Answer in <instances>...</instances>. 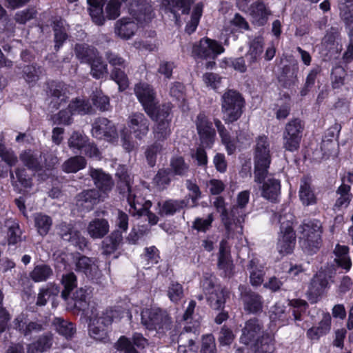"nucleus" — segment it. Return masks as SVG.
<instances>
[{"mask_svg":"<svg viewBox=\"0 0 353 353\" xmlns=\"http://www.w3.org/2000/svg\"><path fill=\"white\" fill-rule=\"evenodd\" d=\"M150 122L148 117L142 112H132L128 118V126L130 130L128 134L125 130L121 132L122 145L127 152H131L135 147L132 140V134L135 139L141 140L150 132Z\"/></svg>","mask_w":353,"mask_h":353,"instance_id":"nucleus-1","label":"nucleus"},{"mask_svg":"<svg viewBox=\"0 0 353 353\" xmlns=\"http://www.w3.org/2000/svg\"><path fill=\"white\" fill-rule=\"evenodd\" d=\"M254 148V181L261 183L268 174L271 163L270 143L266 135H259L255 139Z\"/></svg>","mask_w":353,"mask_h":353,"instance_id":"nucleus-2","label":"nucleus"},{"mask_svg":"<svg viewBox=\"0 0 353 353\" xmlns=\"http://www.w3.org/2000/svg\"><path fill=\"white\" fill-rule=\"evenodd\" d=\"M141 323L150 331L164 334L172 327V318L165 310L157 306L143 308L141 312Z\"/></svg>","mask_w":353,"mask_h":353,"instance_id":"nucleus-3","label":"nucleus"},{"mask_svg":"<svg viewBox=\"0 0 353 353\" xmlns=\"http://www.w3.org/2000/svg\"><path fill=\"white\" fill-rule=\"evenodd\" d=\"M119 316V311L107 309L101 314L96 312L94 307L91 310L89 316V334L94 339L106 343L108 341L107 327L110 325L113 320Z\"/></svg>","mask_w":353,"mask_h":353,"instance_id":"nucleus-4","label":"nucleus"},{"mask_svg":"<svg viewBox=\"0 0 353 353\" xmlns=\"http://www.w3.org/2000/svg\"><path fill=\"white\" fill-rule=\"evenodd\" d=\"M119 178L118 188L120 193L125 194L127 201L130 205L129 212L132 215L143 216L144 212L150 209L152 206V202L149 200L145 201L138 191L132 190L130 185V176L126 173H117Z\"/></svg>","mask_w":353,"mask_h":353,"instance_id":"nucleus-5","label":"nucleus"},{"mask_svg":"<svg viewBox=\"0 0 353 353\" xmlns=\"http://www.w3.org/2000/svg\"><path fill=\"white\" fill-rule=\"evenodd\" d=\"M221 112L223 119L226 123L236 121L243 113L245 107V99L238 91L229 89L221 96Z\"/></svg>","mask_w":353,"mask_h":353,"instance_id":"nucleus-6","label":"nucleus"},{"mask_svg":"<svg viewBox=\"0 0 353 353\" xmlns=\"http://www.w3.org/2000/svg\"><path fill=\"white\" fill-rule=\"evenodd\" d=\"M321 222L316 219L305 220L301 225L300 243L310 254L316 252L321 245Z\"/></svg>","mask_w":353,"mask_h":353,"instance_id":"nucleus-7","label":"nucleus"},{"mask_svg":"<svg viewBox=\"0 0 353 353\" xmlns=\"http://www.w3.org/2000/svg\"><path fill=\"white\" fill-rule=\"evenodd\" d=\"M155 122L152 128V133L155 141L162 142L166 140L171 134V106L163 104L152 116H149Z\"/></svg>","mask_w":353,"mask_h":353,"instance_id":"nucleus-8","label":"nucleus"},{"mask_svg":"<svg viewBox=\"0 0 353 353\" xmlns=\"http://www.w3.org/2000/svg\"><path fill=\"white\" fill-rule=\"evenodd\" d=\"M304 125L299 119L289 121L283 132V147L290 152L297 151L303 137Z\"/></svg>","mask_w":353,"mask_h":353,"instance_id":"nucleus-9","label":"nucleus"},{"mask_svg":"<svg viewBox=\"0 0 353 353\" xmlns=\"http://www.w3.org/2000/svg\"><path fill=\"white\" fill-rule=\"evenodd\" d=\"M200 334V323L194 321L193 325H185L179 336V342L181 344L178 347V353H197L198 346L196 341Z\"/></svg>","mask_w":353,"mask_h":353,"instance_id":"nucleus-10","label":"nucleus"},{"mask_svg":"<svg viewBox=\"0 0 353 353\" xmlns=\"http://www.w3.org/2000/svg\"><path fill=\"white\" fill-rule=\"evenodd\" d=\"M250 192L248 190L239 192L236 197V203L231 208V214L234 218L236 238L243 234V224L247 214L246 206L249 202Z\"/></svg>","mask_w":353,"mask_h":353,"instance_id":"nucleus-11","label":"nucleus"},{"mask_svg":"<svg viewBox=\"0 0 353 353\" xmlns=\"http://www.w3.org/2000/svg\"><path fill=\"white\" fill-rule=\"evenodd\" d=\"M263 333V325L259 321L255 318L251 319L245 323L240 341L246 345H253L256 349L257 343L260 345L263 338L271 336L269 334H262Z\"/></svg>","mask_w":353,"mask_h":353,"instance_id":"nucleus-12","label":"nucleus"},{"mask_svg":"<svg viewBox=\"0 0 353 353\" xmlns=\"http://www.w3.org/2000/svg\"><path fill=\"white\" fill-rule=\"evenodd\" d=\"M134 93L148 116H152L153 112L161 106L157 105L155 92L152 88L146 83H139L135 85Z\"/></svg>","mask_w":353,"mask_h":353,"instance_id":"nucleus-13","label":"nucleus"},{"mask_svg":"<svg viewBox=\"0 0 353 353\" xmlns=\"http://www.w3.org/2000/svg\"><path fill=\"white\" fill-rule=\"evenodd\" d=\"M224 48L218 41L209 38H203L192 48V54L200 58L215 59L223 52Z\"/></svg>","mask_w":353,"mask_h":353,"instance_id":"nucleus-14","label":"nucleus"},{"mask_svg":"<svg viewBox=\"0 0 353 353\" xmlns=\"http://www.w3.org/2000/svg\"><path fill=\"white\" fill-rule=\"evenodd\" d=\"M92 134L97 139H104L110 143H114L118 139L114 124L104 117L95 120L92 124Z\"/></svg>","mask_w":353,"mask_h":353,"instance_id":"nucleus-15","label":"nucleus"},{"mask_svg":"<svg viewBox=\"0 0 353 353\" xmlns=\"http://www.w3.org/2000/svg\"><path fill=\"white\" fill-rule=\"evenodd\" d=\"M238 4L243 10L248 8L247 12L251 17L252 23L259 26L266 23L268 17L271 14L270 10L259 0L252 3L250 7H248V0H239Z\"/></svg>","mask_w":353,"mask_h":353,"instance_id":"nucleus-16","label":"nucleus"},{"mask_svg":"<svg viewBox=\"0 0 353 353\" xmlns=\"http://www.w3.org/2000/svg\"><path fill=\"white\" fill-rule=\"evenodd\" d=\"M14 328L25 336L44 331L47 324L43 321H32L26 314L21 313L13 321Z\"/></svg>","mask_w":353,"mask_h":353,"instance_id":"nucleus-17","label":"nucleus"},{"mask_svg":"<svg viewBox=\"0 0 353 353\" xmlns=\"http://www.w3.org/2000/svg\"><path fill=\"white\" fill-rule=\"evenodd\" d=\"M57 230L58 234L63 241L71 243L81 250L87 248L88 240L73 225L65 222L61 223L57 226Z\"/></svg>","mask_w":353,"mask_h":353,"instance_id":"nucleus-18","label":"nucleus"},{"mask_svg":"<svg viewBox=\"0 0 353 353\" xmlns=\"http://www.w3.org/2000/svg\"><path fill=\"white\" fill-rule=\"evenodd\" d=\"M213 205L219 213H220L221 223H223L227 239L236 238L234 218L230 211L225 207V200L221 196L216 197Z\"/></svg>","mask_w":353,"mask_h":353,"instance_id":"nucleus-19","label":"nucleus"},{"mask_svg":"<svg viewBox=\"0 0 353 353\" xmlns=\"http://www.w3.org/2000/svg\"><path fill=\"white\" fill-rule=\"evenodd\" d=\"M48 95L50 99V105L59 109L65 104L69 99L68 88L63 82L52 81L48 84Z\"/></svg>","mask_w":353,"mask_h":353,"instance_id":"nucleus-20","label":"nucleus"},{"mask_svg":"<svg viewBox=\"0 0 353 353\" xmlns=\"http://www.w3.org/2000/svg\"><path fill=\"white\" fill-rule=\"evenodd\" d=\"M130 10V14L141 24L148 23L154 17L150 0H134Z\"/></svg>","mask_w":353,"mask_h":353,"instance_id":"nucleus-21","label":"nucleus"},{"mask_svg":"<svg viewBox=\"0 0 353 353\" xmlns=\"http://www.w3.org/2000/svg\"><path fill=\"white\" fill-rule=\"evenodd\" d=\"M241 299L243 303L244 310L249 313H258L262 310L263 301L262 296L243 285L239 286Z\"/></svg>","mask_w":353,"mask_h":353,"instance_id":"nucleus-22","label":"nucleus"},{"mask_svg":"<svg viewBox=\"0 0 353 353\" xmlns=\"http://www.w3.org/2000/svg\"><path fill=\"white\" fill-rule=\"evenodd\" d=\"M217 266L219 270H223L225 276L230 277L233 274L234 264L231 259L230 247L225 239H222L219 243Z\"/></svg>","mask_w":353,"mask_h":353,"instance_id":"nucleus-23","label":"nucleus"},{"mask_svg":"<svg viewBox=\"0 0 353 353\" xmlns=\"http://www.w3.org/2000/svg\"><path fill=\"white\" fill-rule=\"evenodd\" d=\"M196 125L201 143L206 146H210L215 136L212 123L208 121L204 114L201 113L197 116Z\"/></svg>","mask_w":353,"mask_h":353,"instance_id":"nucleus-24","label":"nucleus"},{"mask_svg":"<svg viewBox=\"0 0 353 353\" xmlns=\"http://www.w3.org/2000/svg\"><path fill=\"white\" fill-rule=\"evenodd\" d=\"M281 223V236L277 243V250L280 254H287L291 253L294 248L296 242L295 233L292 226L288 223L286 227Z\"/></svg>","mask_w":353,"mask_h":353,"instance_id":"nucleus-25","label":"nucleus"},{"mask_svg":"<svg viewBox=\"0 0 353 353\" xmlns=\"http://www.w3.org/2000/svg\"><path fill=\"white\" fill-rule=\"evenodd\" d=\"M90 175L99 189V192L106 197L114 185L111 176L101 169L93 168L90 169Z\"/></svg>","mask_w":353,"mask_h":353,"instance_id":"nucleus-26","label":"nucleus"},{"mask_svg":"<svg viewBox=\"0 0 353 353\" xmlns=\"http://www.w3.org/2000/svg\"><path fill=\"white\" fill-rule=\"evenodd\" d=\"M110 231L108 221L103 218H94L91 220L87 227L86 232L92 239H101L105 236Z\"/></svg>","mask_w":353,"mask_h":353,"instance_id":"nucleus-27","label":"nucleus"},{"mask_svg":"<svg viewBox=\"0 0 353 353\" xmlns=\"http://www.w3.org/2000/svg\"><path fill=\"white\" fill-rule=\"evenodd\" d=\"M138 30V25L132 19L123 17L114 25V33L121 39L128 40Z\"/></svg>","mask_w":353,"mask_h":353,"instance_id":"nucleus-28","label":"nucleus"},{"mask_svg":"<svg viewBox=\"0 0 353 353\" xmlns=\"http://www.w3.org/2000/svg\"><path fill=\"white\" fill-rule=\"evenodd\" d=\"M105 196L99 190L91 189L84 190L77 196V205L86 209H91L101 201H103Z\"/></svg>","mask_w":353,"mask_h":353,"instance_id":"nucleus-29","label":"nucleus"},{"mask_svg":"<svg viewBox=\"0 0 353 353\" xmlns=\"http://www.w3.org/2000/svg\"><path fill=\"white\" fill-rule=\"evenodd\" d=\"M332 318L329 313H325L317 325L307 331V336L312 341H318L321 337L328 334L331 330Z\"/></svg>","mask_w":353,"mask_h":353,"instance_id":"nucleus-30","label":"nucleus"},{"mask_svg":"<svg viewBox=\"0 0 353 353\" xmlns=\"http://www.w3.org/2000/svg\"><path fill=\"white\" fill-rule=\"evenodd\" d=\"M299 198L304 205H314L316 203V197L312 187V180L308 176L301 179Z\"/></svg>","mask_w":353,"mask_h":353,"instance_id":"nucleus-31","label":"nucleus"},{"mask_svg":"<svg viewBox=\"0 0 353 353\" xmlns=\"http://www.w3.org/2000/svg\"><path fill=\"white\" fill-rule=\"evenodd\" d=\"M53 343V335L46 332L40 336L35 341L30 343L27 347L28 353H43L50 350Z\"/></svg>","mask_w":353,"mask_h":353,"instance_id":"nucleus-32","label":"nucleus"},{"mask_svg":"<svg viewBox=\"0 0 353 353\" xmlns=\"http://www.w3.org/2000/svg\"><path fill=\"white\" fill-rule=\"evenodd\" d=\"M229 292L225 288H216L212 292L206 294L210 306L216 310L223 309Z\"/></svg>","mask_w":353,"mask_h":353,"instance_id":"nucleus-33","label":"nucleus"},{"mask_svg":"<svg viewBox=\"0 0 353 353\" xmlns=\"http://www.w3.org/2000/svg\"><path fill=\"white\" fill-rule=\"evenodd\" d=\"M250 272V283L253 286H259L263 282L264 267L256 258L252 259L248 264Z\"/></svg>","mask_w":353,"mask_h":353,"instance_id":"nucleus-34","label":"nucleus"},{"mask_svg":"<svg viewBox=\"0 0 353 353\" xmlns=\"http://www.w3.org/2000/svg\"><path fill=\"white\" fill-rule=\"evenodd\" d=\"M263 45L264 40L262 37H256L250 42L249 50L245 54L250 65L257 63L261 59Z\"/></svg>","mask_w":353,"mask_h":353,"instance_id":"nucleus-35","label":"nucleus"},{"mask_svg":"<svg viewBox=\"0 0 353 353\" xmlns=\"http://www.w3.org/2000/svg\"><path fill=\"white\" fill-rule=\"evenodd\" d=\"M270 318L272 322L279 326H284L290 323L291 319L290 311L279 303H276L270 310Z\"/></svg>","mask_w":353,"mask_h":353,"instance_id":"nucleus-36","label":"nucleus"},{"mask_svg":"<svg viewBox=\"0 0 353 353\" xmlns=\"http://www.w3.org/2000/svg\"><path fill=\"white\" fill-rule=\"evenodd\" d=\"M214 125L221 139L222 143L225 145L228 154H232L236 149V139L231 137L230 132L226 130L221 121L217 119H214Z\"/></svg>","mask_w":353,"mask_h":353,"instance_id":"nucleus-37","label":"nucleus"},{"mask_svg":"<svg viewBox=\"0 0 353 353\" xmlns=\"http://www.w3.org/2000/svg\"><path fill=\"white\" fill-rule=\"evenodd\" d=\"M76 57L81 63H89L96 57L99 52L97 50L86 43H77L74 48Z\"/></svg>","mask_w":353,"mask_h":353,"instance_id":"nucleus-38","label":"nucleus"},{"mask_svg":"<svg viewBox=\"0 0 353 353\" xmlns=\"http://www.w3.org/2000/svg\"><path fill=\"white\" fill-rule=\"evenodd\" d=\"M280 181L274 178L268 179L262 186V196L268 200L275 202L280 194Z\"/></svg>","mask_w":353,"mask_h":353,"instance_id":"nucleus-39","label":"nucleus"},{"mask_svg":"<svg viewBox=\"0 0 353 353\" xmlns=\"http://www.w3.org/2000/svg\"><path fill=\"white\" fill-rule=\"evenodd\" d=\"M123 236L119 231H114L102 241L103 254L110 255L114 253L121 243Z\"/></svg>","mask_w":353,"mask_h":353,"instance_id":"nucleus-40","label":"nucleus"},{"mask_svg":"<svg viewBox=\"0 0 353 353\" xmlns=\"http://www.w3.org/2000/svg\"><path fill=\"white\" fill-rule=\"evenodd\" d=\"M188 205L185 200H168L163 203H158L159 208V214L161 216L173 215L175 212L181 210Z\"/></svg>","mask_w":353,"mask_h":353,"instance_id":"nucleus-41","label":"nucleus"},{"mask_svg":"<svg viewBox=\"0 0 353 353\" xmlns=\"http://www.w3.org/2000/svg\"><path fill=\"white\" fill-rule=\"evenodd\" d=\"M40 157L41 156H38L30 150H24L19 154V159L23 164L29 170L34 171H38L42 168Z\"/></svg>","mask_w":353,"mask_h":353,"instance_id":"nucleus-42","label":"nucleus"},{"mask_svg":"<svg viewBox=\"0 0 353 353\" xmlns=\"http://www.w3.org/2000/svg\"><path fill=\"white\" fill-rule=\"evenodd\" d=\"M53 275L52 268L47 264H39L34 267L30 272V278L34 282H43L47 281Z\"/></svg>","mask_w":353,"mask_h":353,"instance_id":"nucleus-43","label":"nucleus"},{"mask_svg":"<svg viewBox=\"0 0 353 353\" xmlns=\"http://www.w3.org/2000/svg\"><path fill=\"white\" fill-rule=\"evenodd\" d=\"M350 189V186L344 183L338 188L336 192L337 199L334 205V209H341L343 208H347L349 205L352 200Z\"/></svg>","mask_w":353,"mask_h":353,"instance_id":"nucleus-44","label":"nucleus"},{"mask_svg":"<svg viewBox=\"0 0 353 353\" xmlns=\"http://www.w3.org/2000/svg\"><path fill=\"white\" fill-rule=\"evenodd\" d=\"M52 28L54 33V48L58 50L68 38L65 21L61 19L54 20Z\"/></svg>","mask_w":353,"mask_h":353,"instance_id":"nucleus-45","label":"nucleus"},{"mask_svg":"<svg viewBox=\"0 0 353 353\" xmlns=\"http://www.w3.org/2000/svg\"><path fill=\"white\" fill-rule=\"evenodd\" d=\"M349 248L345 245H337L334 249L336 258L334 261L339 266L349 271L352 266L351 259L348 255Z\"/></svg>","mask_w":353,"mask_h":353,"instance_id":"nucleus-46","label":"nucleus"},{"mask_svg":"<svg viewBox=\"0 0 353 353\" xmlns=\"http://www.w3.org/2000/svg\"><path fill=\"white\" fill-rule=\"evenodd\" d=\"M57 332L64 336L65 338H71L75 333L76 329L74 324L67 321L61 317H55L52 321Z\"/></svg>","mask_w":353,"mask_h":353,"instance_id":"nucleus-47","label":"nucleus"},{"mask_svg":"<svg viewBox=\"0 0 353 353\" xmlns=\"http://www.w3.org/2000/svg\"><path fill=\"white\" fill-rule=\"evenodd\" d=\"M34 221L38 233L41 236H46L52 225V218L42 213H37L34 216Z\"/></svg>","mask_w":353,"mask_h":353,"instance_id":"nucleus-48","label":"nucleus"},{"mask_svg":"<svg viewBox=\"0 0 353 353\" xmlns=\"http://www.w3.org/2000/svg\"><path fill=\"white\" fill-rule=\"evenodd\" d=\"M86 165L85 159L81 156L69 158L61 165L63 171L67 173H75L84 168Z\"/></svg>","mask_w":353,"mask_h":353,"instance_id":"nucleus-49","label":"nucleus"},{"mask_svg":"<svg viewBox=\"0 0 353 353\" xmlns=\"http://www.w3.org/2000/svg\"><path fill=\"white\" fill-rule=\"evenodd\" d=\"M298 67L286 65L283 68V74L279 77V81L285 88H290L297 81Z\"/></svg>","mask_w":353,"mask_h":353,"instance_id":"nucleus-50","label":"nucleus"},{"mask_svg":"<svg viewBox=\"0 0 353 353\" xmlns=\"http://www.w3.org/2000/svg\"><path fill=\"white\" fill-rule=\"evenodd\" d=\"M76 268L78 271L83 272L88 276H94L97 271V266L90 258L82 256L76 262Z\"/></svg>","mask_w":353,"mask_h":353,"instance_id":"nucleus-51","label":"nucleus"},{"mask_svg":"<svg viewBox=\"0 0 353 353\" xmlns=\"http://www.w3.org/2000/svg\"><path fill=\"white\" fill-rule=\"evenodd\" d=\"M88 64L90 65V74L94 78L99 79L108 74V65L99 54Z\"/></svg>","mask_w":353,"mask_h":353,"instance_id":"nucleus-52","label":"nucleus"},{"mask_svg":"<svg viewBox=\"0 0 353 353\" xmlns=\"http://www.w3.org/2000/svg\"><path fill=\"white\" fill-rule=\"evenodd\" d=\"M170 170L174 174L187 176L189 172V165L185 162L182 157H174L170 159Z\"/></svg>","mask_w":353,"mask_h":353,"instance_id":"nucleus-53","label":"nucleus"},{"mask_svg":"<svg viewBox=\"0 0 353 353\" xmlns=\"http://www.w3.org/2000/svg\"><path fill=\"white\" fill-rule=\"evenodd\" d=\"M61 282L64 286L61 296L66 300L72 290L77 287V276L73 272L66 273L62 276Z\"/></svg>","mask_w":353,"mask_h":353,"instance_id":"nucleus-54","label":"nucleus"},{"mask_svg":"<svg viewBox=\"0 0 353 353\" xmlns=\"http://www.w3.org/2000/svg\"><path fill=\"white\" fill-rule=\"evenodd\" d=\"M43 73V69L36 65H29L23 68V78L28 83H35Z\"/></svg>","mask_w":353,"mask_h":353,"instance_id":"nucleus-55","label":"nucleus"},{"mask_svg":"<svg viewBox=\"0 0 353 353\" xmlns=\"http://www.w3.org/2000/svg\"><path fill=\"white\" fill-rule=\"evenodd\" d=\"M68 107L73 114H85L89 113L92 109L91 105L88 101L78 98L72 100L69 103Z\"/></svg>","mask_w":353,"mask_h":353,"instance_id":"nucleus-56","label":"nucleus"},{"mask_svg":"<svg viewBox=\"0 0 353 353\" xmlns=\"http://www.w3.org/2000/svg\"><path fill=\"white\" fill-rule=\"evenodd\" d=\"M73 299L74 300V305L77 307H79L83 311L86 310V307H89L88 303L90 299V292L88 290L83 288L78 289L73 294Z\"/></svg>","mask_w":353,"mask_h":353,"instance_id":"nucleus-57","label":"nucleus"},{"mask_svg":"<svg viewBox=\"0 0 353 353\" xmlns=\"http://www.w3.org/2000/svg\"><path fill=\"white\" fill-rule=\"evenodd\" d=\"M88 141L89 139L85 135L74 132L68 139V146L72 150H83Z\"/></svg>","mask_w":353,"mask_h":353,"instance_id":"nucleus-58","label":"nucleus"},{"mask_svg":"<svg viewBox=\"0 0 353 353\" xmlns=\"http://www.w3.org/2000/svg\"><path fill=\"white\" fill-rule=\"evenodd\" d=\"M203 12V4L199 3L194 7L190 21L187 23L185 27V31L188 34L194 32L199 24L200 17Z\"/></svg>","mask_w":353,"mask_h":353,"instance_id":"nucleus-59","label":"nucleus"},{"mask_svg":"<svg viewBox=\"0 0 353 353\" xmlns=\"http://www.w3.org/2000/svg\"><path fill=\"white\" fill-rule=\"evenodd\" d=\"M59 290L54 285H48L46 288H41L37 296V305L44 306L46 305L48 299L52 295H57Z\"/></svg>","mask_w":353,"mask_h":353,"instance_id":"nucleus-60","label":"nucleus"},{"mask_svg":"<svg viewBox=\"0 0 353 353\" xmlns=\"http://www.w3.org/2000/svg\"><path fill=\"white\" fill-rule=\"evenodd\" d=\"M73 113L68 108L59 111L52 116V119L54 124L68 125L72 123Z\"/></svg>","mask_w":353,"mask_h":353,"instance_id":"nucleus-61","label":"nucleus"},{"mask_svg":"<svg viewBox=\"0 0 353 353\" xmlns=\"http://www.w3.org/2000/svg\"><path fill=\"white\" fill-rule=\"evenodd\" d=\"M167 294L172 302H178L183 296V289L181 284L172 281L168 288Z\"/></svg>","mask_w":353,"mask_h":353,"instance_id":"nucleus-62","label":"nucleus"},{"mask_svg":"<svg viewBox=\"0 0 353 353\" xmlns=\"http://www.w3.org/2000/svg\"><path fill=\"white\" fill-rule=\"evenodd\" d=\"M274 349L273 336H268L262 339L260 345L259 343H257L256 348L254 349V353H272Z\"/></svg>","mask_w":353,"mask_h":353,"instance_id":"nucleus-63","label":"nucleus"},{"mask_svg":"<svg viewBox=\"0 0 353 353\" xmlns=\"http://www.w3.org/2000/svg\"><path fill=\"white\" fill-rule=\"evenodd\" d=\"M116 348L123 352V353H139L131 339L125 336L119 339L116 343Z\"/></svg>","mask_w":353,"mask_h":353,"instance_id":"nucleus-64","label":"nucleus"}]
</instances>
